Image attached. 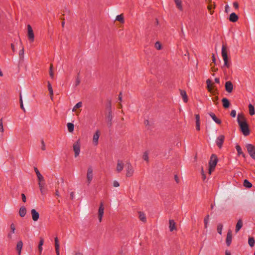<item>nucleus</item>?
Masks as SVG:
<instances>
[{
  "label": "nucleus",
  "mask_w": 255,
  "mask_h": 255,
  "mask_svg": "<svg viewBox=\"0 0 255 255\" xmlns=\"http://www.w3.org/2000/svg\"><path fill=\"white\" fill-rule=\"evenodd\" d=\"M237 121L243 134L245 136L248 135L250 134L249 126L243 114L241 113L238 115Z\"/></svg>",
  "instance_id": "1"
},
{
  "label": "nucleus",
  "mask_w": 255,
  "mask_h": 255,
  "mask_svg": "<svg viewBox=\"0 0 255 255\" xmlns=\"http://www.w3.org/2000/svg\"><path fill=\"white\" fill-rule=\"evenodd\" d=\"M222 56L224 63V66L229 68L231 66V62L228 56V49L226 45H223L222 47Z\"/></svg>",
  "instance_id": "2"
},
{
  "label": "nucleus",
  "mask_w": 255,
  "mask_h": 255,
  "mask_svg": "<svg viewBox=\"0 0 255 255\" xmlns=\"http://www.w3.org/2000/svg\"><path fill=\"white\" fill-rule=\"evenodd\" d=\"M218 162V158L215 154H212L210 157L209 162V170L208 172L209 174H211L213 171H214L215 167Z\"/></svg>",
  "instance_id": "3"
},
{
  "label": "nucleus",
  "mask_w": 255,
  "mask_h": 255,
  "mask_svg": "<svg viewBox=\"0 0 255 255\" xmlns=\"http://www.w3.org/2000/svg\"><path fill=\"white\" fill-rule=\"evenodd\" d=\"M34 171L36 173L38 181V185L40 189V191L42 192V190L43 189L45 186V180L43 176L41 174V173L38 171L37 168H34Z\"/></svg>",
  "instance_id": "4"
},
{
  "label": "nucleus",
  "mask_w": 255,
  "mask_h": 255,
  "mask_svg": "<svg viewBox=\"0 0 255 255\" xmlns=\"http://www.w3.org/2000/svg\"><path fill=\"white\" fill-rule=\"evenodd\" d=\"M94 177V169L92 166H89L86 172V183L88 185H90Z\"/></svg>",
  "instance_id": "5"
},
{
  "label": "nucleus",
  "mask_w": 255,
  "mask_h": 255,
  "mask_svg": "<svg viewBox=\"0 0 255 255\" xmlns=\"http://www.w3.org/2000/svg\"><path fill=\"white\" fill-rule=\"evenodd\" d=\"M73 150L74 152V157H78L80 152L81 143L80 139L77 140L73 144Z\"/></svg>",
  "instance_id": "6"
},
{
  "label": "nucleus",
  "mask_w": 255,
  "mask_h": 255,
  "mask_svg": "<svg viewBox=\"0 0 255 255\" xmlns=\"http://www.w3.org/2000/svg\"><path fill=\"white\" fill-rule=\"evenodd\" d=\"M207 84V89L209 92L213 95L217 93V89L215 87L214 83H213L210 79H208L206 81Z\"/></svg>",
  "instance_id": "7"
},
{
  "label": "nucleus",
  "mask_w": 255,
  "mask_h": 255,
  "mask_svg": "<svg viewBox=\"0 0 255 255\" xmlns=\"http://www.w3.org/2000/svg\"><path fill=\"white\" fill-rule=\"evenodd\" d=\"M27 36L30 43L33 42L34 40V34L32 27L30 25H27Z\"/></svg>",
  "instance_id": "8"
},
{
  "label": "nucleus",
  "mask_w": 255,
  "mask_h": 255,
  "mask_svg": "<svg viewBox=\"0 0 255 255\" xmlns=\"http://www.w3.org/2000/svg\"><path fill=\"white\" fill-rule=\"evenodd\" d=\"M126 175L127 177H130L133 176L134 172V169L130 163H128L126 165Z\"/></svg>",
  "instance_id": "9"
},
{
  "label": "nucleus",
  "mask_w": 255,
  "mask_h": 255,
  "mask_svg": "<svg viewBox=\"0 0 255 255\" xmlns=\"http://www.w3.org/2000/svg\"><path fill=\"white\" fill-rule=\"evenodd\" d=\"M101 134L99 130H97L94 133L92 137V144L94 146H96L99 144V139Z\"/></svg>",
  "instance_id": "10"
},
{
  "label": "nucleus",
  "mask_w": 255,
  "mask_h": 255,
  "mask_svg": "<svg viewBox=\"0 0 255 255\" xmlns=\"http://www.w3.org/2000/svg\"><path fill=\"white\" fill-rule=\"evenodd\" d=\"M104 213V205L103 202H101L98 212V218L99 222H101Z\"/></svg>",
  "instance_id": "11"
},
{
  "label": "nucleus",
  "mask_w": 255,
  "mask_h": 255,
  "mask_svg": "<svg viewBox=\"0 0 255 255\" xmlns=\"http://www.w3.org/2000/svg\"><path fill=\"white\" fill-rule=\"evenodd\" d=\"M246 148L250 156L255 159V147L251 144H248Z\"/></svg>",
  "instance_id": "12"
},
{
  "label": "nucleus",
  "mask_w": 255,
  "mask_h": 255,
  "mask_svg": "<svg viewBox=\"0 0 255 255\" xmlns=\"http://www.w3.org/2000/svg\"><path fill=\"white\" fill-rule=\"evenodd\" d=\"M82 103L81 102H79L78 103H77L76 105L73 107L72 111L73 112H75L76 116H79V115L80 114L81 110L79 109L81 108L82 107Z\"/></svg>",
  "instance_id": "13"
},
{
  "label": "nucleus",
  "mask_w": 255,
  "mask_h": 255,
  "mask_svg": "<svg viewBox=\"0 0 255 255\" xmlns=\"http://www.w3.org/2000/svg\"><path fill=\"white\" fill-rule=\"evenodd\" d=\"M225 139V136L223 135H219L216 139V143L219 148H221Z\"/></svg>",
  "instance_id": "14"
},
{
  "label": "nucleus",
  "mask_w": 255,
  "mask_h": 255,
  "mask_svg": "<svg viewBox=\"0 0 255 255\" xmlns=\"http://www.w3.org/2000/svg\"><path fill=\"white\" fill-rule=\"evenodd\" d=\"M124 163L123 161L119 160L116 166V171L118 173L121 172L124 169Z\"/></svg>",
  "instance_id": "15"
},
{
  "label": "nucleus",
  "mask_w": 255,
  "mask_h": 255,
  "mask_svg": "<svg viewBox=\"0 0 255 255\" xmlns=\"http://www.w3.org/2000/svg\"><path fill=\"white\" fill-rule=\"evenodd\" d=\"M232 241V232L231 230H229L228 232L226 238V244L228 246H230L231 244Z\"/></svg>",
  "instance_id": "16"
},
{
  "label": "nucleus",
  "mask_w": 255,
  "mask_h": 255,
  "mask_svg": "<svg viewBox=\"0 0 255 255\" xmlns=\"http://www.w3.org/2000/svg\"><path fill=\"white\" fill-rule=\"evenodd\" d=\"M225 89L227 92L231 93L233 90V85L232 83L229 81L225 83Z\"/></svg>",
  "instance_id": "17"
},
{
  "label": "nucleus",
  "mask_w": 255,
  "mask_h": 255,
  "mask_svg": "<svg viewBox=\"0 0 255 255\" xmlns=\"http://www.w3.org/2000/svg\"><path fill=\"white\" fill-rule=\"evenodd\" d=\"M31 214L32 220L34 221H37L39 217V213L35 209H32L31 210Z\"/></svg>",
  "instance_id": "18"
},
{
  "label": "nucleus",
  "mask_w": 255,
  "mask_h": 255,
  "mask_svg": "<svg viewBox=\"0 0 255 255\" xmlns=\"http://www.w3.org/2000/svg\"><path fill=\"white\" fill-rule=\"evenodd\" d=\"M10 229V231L7 235V238L10 240L12 239V235L15 233V226L13 223L11 224Z\"/></svg>",
  "instance_id": "19"
},
{
  "label": "nucleus",
  "mask_w": 255,
  "mask_h": 255,
  "mask_svg": "<svg viewBox=\"0 0 255 255\" xmlns=\"http://www.w3.org/2000/svg\"><path fill=\"white\" fill-rule=\"evenodd\" d=\"M176 6L180 11L183 10L182 0H174Z\"/></svg>",
  "instance_id": "20"
},
{
  "label": "nucleus",
  "mask_w": 255,
  "mask_h": 255,
  "mask_svg": "<svg viewBox=\"0 0 255 255\" xmlns=\"http://www.w3.org/2000/svg\"><path fill=\"white\" fill-rule=\"evenodd\" d=\"M23 247V243L21 241H19L17 242L16 250L17 252L18 255H21V252Z\"/></svg>",
  "instance_id": "21"
},
{
  "label": "nucleus",
  "mask_w": 255,
  "mask_h": 255,
  "mask_svg": "<svg viewBox=\"0 0 255 255\" xmlns=\"http://www.w3.org/2000/svg\"><path fill=\"white\" fill-rule=\"evenodd\" d=\"M180 95L182 98L183 101L185 103H187L188 101V98L185 91L183 90H180Z\"/></svg>",
  "instance_id": "22"
},
{
  "label": "nucleus",
  "mask_w": 255,
  "mask_h": 255,
  "mask_svg": "<svg viewBox=\"0 0 255 255\" xmlns=\"http://www.w3.org/2000/svg\"><path fill=\"white\" fill-rule=\"evenodd\" d=\"M176 223L173 220H169V230L171 232L176 230Z\"/></svg>",
  "instance_id": "23"
},
{
  "label": "nucleus",
  "mask_w": 255,
  "mask_h": 255,
  "mask_svg": "<svg viewBox=\"0 0 255 255\" xmlns=\"http://www.w3.org/2000/svg\"><path fill=\"white\" fill-rule=\"evenodd\" d=\"M238 19V16L234 12L232 13L230 15L229 20L232 22H236Z\"/></svg>",
  "instance_id": "24"
},
{
  "label": "nucleus",
  "mask_w": 255,
  "mask_h": 255,
  "mask_svg": "<svg viewBox=\"0 0 255 255\" xmlns=\"http://www.w3.org/2000/svg\"><path fill=\"white\" fill-rule=\"evenodd\" d=\"M43 243H44L43 239L42 238H40V241H39L38 246V250L39 255H41V254L42 253V251L43 250L42 246L43 245Z\"/></svg>",
  "instance_id": "25"
},
{
  "label": "nucleus",
  "mask_w": 255,
  "mask_h": 255,
  "mask_svg": "<svg viewBox=\"0 0 255 255\" xmlns=\"http://www.w3.org/2000/svg\"><path fill=\"white\" fill-rule=\"evenodd\" d=\"M210 116L212 118L213 120L217 124H221V121L219 119L217 118L215 115L213 113H210L209 114Z\"/></svg>",
  "instance_id": "26"
},
{
  "label": "nucleus",
  "mask_w": 255,
  "mask_h": 255,
  "mask_svg": "<svg viewBox=\"0 0 255 255\" xmlns=\"http://www.w3.org/2000/svg\"><path fill=\"white\" fill-rule=\"evenodd\" d=\"M26 213V209L24 206H22L20 208L19 210V215L21 217L25 216Z\"/></svg>",
  "instance_id": "27"
},
{
  "label": "nucleus",
  "mask_w": 255,
  "mask_h": 255,
  "mask_svg": "<svg viewBox=\"0 0 255 255\" xmlns=\"http://www.w3.org/2000/svg\"><path fill=\"white\" fill-rule=\"evenodd\" d=\"M138 217H139V220L145 223L146 222V216H145V214L142 212H138Z\"/></svg>",
  "instance_id": "28"
},
{
  "label": "nucleus",
  "mask_w": 255,
  "mask_h": 255,
  "mask_svg": "<svg viewBox=\"0 0 255 255\" xmlns=\"http://www.w3.org/2000/svg\"><path fill=\"white\" fill-rule=\"evenodd\" d=\"M243 221L242 220H239L238 221V223L236 225V229H235V231L236 233H238L240 230L242 228V227H243Z\"/></svg>",
  "instance_id": "29"
},
{
  "label": "nucleus",
  "mask_w": 255,
  "mask_h": 255,
  "mask_svg": "<svg viewBox=\"0 0 255 255\" xmlns=\"http://www.w3.org/2000/svg\"><path fill=\"white\" fill-rule=\"evenodd\" d=\"M47 88H48V90L49 92L50 98L51 100H52L53 96V92L52 86L49 82H48V83H47Z\"/></svg>",
  "instance_id": "30"
},
{
  "label": "nucleus",
  "mask_w": 255,
  "mask_h": 255,
  "mask_svg": "<svg viewBox=\"0 0 255 255\" xmlns=\"http://www.w3.org/2000/svg\"><path fill=\"white\" fill-rule=\"evenodd\" d=\"M223 105L225 108H228L230 106V102L226 98H223L222 100Z\"/></svg>",
  "instance_id": "31"
},
{
  "label": "nucleus",
  "mask_w": 255,
  "mask_h": 255,
  "mask_svg": "<svg viewBox=\"0 0 255 255\" xmlns=\"http://www.w3.org/2000/svg\"><path fill=\"white\" fill-rule=\"evenodd\" d=\"M67 128L70 132H72L74 130V125L72 123H68L67 125Z\"/></svg>",
  "instance_id": "32"
},
{
  "label": "nucleus",
  "mask_w": 255,
  "mask_h": 255,
  "mask_svg": "<svg viewBox=\"0 0 255 255\" xmlns=\"http://www.w3.org/2000/svg\"><path fill=\"white\" fill-rule=\"evenodd\" d=\"M236 148L239 155H242L243 157H245V154L242 152V148L239 145H236Z\"/></svg>",
  "instance_id": "33"
},
{
  "label": "nucleus",
  "mask_w": 255,
  "mask_h": 255,
  "mask_svg": "<svg viewBox=\"0 0 255 255\" xmlns=\"http://www.w3.org/2000/svg\"><path fill=\"white\" fill-rule=\"evenodd\" d=\"M249 109L250 114L251 116L254 115L255 113L254 107L252 105L250 104L249 106Z\"/></svg>",
  "instance_id": "34"
},
{
  "label": "nucleus",
  "mask_w": 255,
  "mask_h": 255,
  "mask_svg": "<svg viewBox=\"0 0 255 255\" xmlns=\"http://www.w3.org/2000/svg\"><path fill=\"white\" fill-rule=\"evenodd\" d=\"M116 20L123 23L124 22V18L123 15L121 14L120 15H118V16H117Z\"/></svg>",
  "instance_id": "35"
},
{
  "label": "nucleus",
  "mask_w": 255,
  "mask_h": 255,
  "mask_svg": "<svg viewBox=\"0 0 255 255\" xmlns=\"http://www.w3.org/2000/svg\"><path fill=\"white\" fill-rule=\"evenodd\" d=\"M244 186L247 188H251L252 184L248 180L246 179L244 181Z\"/></svg>",
  "instance_id": "36"
},
{
  "label": "nucleus",
  "mask_w": 255,
  "mask_h": 255,
  "mask_svg": "<svg viewBox=\"0 0 255 255\" xmlns=\"http://www.w3.org/2000/svg\"><path fill=\"white\" fill-rule=\"evenodd\" d=\"M54 246L55 249H59L60 245L59 243L58 239L57 237H56L54 239Z\"/></svg>",
  "instance_id": "37"
},
{
  "label": "nucleus",
  "mask_w": 255,
  "mask_h": 255,
  "mask_svg": "<svg viewBox=\"0 0 255 255\" xmlns=\"http://www.w3.org/2000/svg\"><path fill=\"white\" fill-rule=\"evenodd\" d=\"M154 46L157 50H161L162 48V45L159 41H157L155 43Z\"/></svg>",
  "instance_id": "38"
},
{
  "label": "nucleus",
  "mask_w": 255,
  "mask_h": 255,
  "mask_svg": "<svg viewBox=\"0 0 255 255\" xmlns=\"http://www.w3.org/2000/svg\"><path fill=\"white\" fill-rule=\"evenodd\" d=\"M142 158L143 159L148 162V160H149V158H148V152L147 151H145L143 154V155H142Z\"/></svg>",
  "instance_id": "39"
},
{
  "label": "nucleus",
  "mask_w": 255,
  "mask_h": 255,
  "mask_svg": "<svg viewBox=\"0 0 255 255\" xmlns=\"http://www.w3.org/2000/svg\"><path fill=\"white\" fill-rule=\"evenodd\" d=\"M49 74L50 77L51 78H53V77H54V72L53 71V65H52V64H50V66L49 70Z\"/></svg>",
  "instance_id": "40"
},
{
  "label": "nucleus",
  "mask_w": 255,
  "mask_h": 255,
  "mask_svg": "<svg viewBox=\"0 0 255 255\" xmlns=\"http://www.w3.org/2000/svg\"><path fill=\"white\" fill-rule=\"evenodd\" d=\"M222 229H223L222 224H219L217 226V232L220 235L222 234Z\"/></svg>",
  "instance_id": "41"
},
{
  "label": "nucleus",
  "mask_w": 255,
  "mask_h": 255,
  "mask_svg": "<svg viewBox=\"0 0 255 255\" xmlns=\"http://www.w3.org/2000/svg\"><path fill=\"white\" fill-rule=\"evenodd\" d=\"M249 245L253 247L255 244V240L253 238H250L248 241Z\"/></svg>",
  "instance_id": "42"
},
{
  "label": "nucleus",
  "mask_w": 255,
  "mask_h": 255,
  "mask_svg": "<svg viewBox=\"0 0 255 255\" xmlns=\"http://www.w3.org/2000/svg\"><path fill=\"white\" fill-rule=\"evenodd\" d=\"M204 224H205V227L206 228L207 227L208 224L209 222V216H207L206 217L204 220Z\"/></svg>",
  "instance_id": "43"
},
{
  "label": "nucleus",
  "mask_w": 255,
  "mask_h": 255,
  "mask_svg": "<svg viewBox=\"0 0 255 255\" xmlns=\"http://www.w3.org/2000/svg\"><path fill=\"white\" fill-rule=\"evenodd\" d=\"M41 149L43 151L45 150L46 145H45V142L43 140H41Z\"/></svg>",
  "instance_id": "44"
},
{
  "label": "nucleus",
  "mask_w": 255,
  "mask_h": 255,
  "mask_svg": "<svg viewBox=\"0 0 255 255\" xmlns=\"http://www.w3.org/2000/svg\"><path fill=\"white\" fill-rule=\"evenodd\" d=\"M3 131H4V128H3V122H2V120L0 119V132H3Z\"/></svg>",
  "instance_id": "45"
},
{
  "label": "nucleus",
  "mask_w": 255,
  "mask_h": 255,
  "mask_svg": "<svg viewBox=\"0 0 255 255\" xmlns=\"http://www.w3.org/2000/svg\"><path fill=\"white\" fill-rule=\"evenodd\" d=\"M214 8V6L212 4H209L208 6V9L209 10L211 14H212L213 13V11H212V9Z\"/></svg>",
  "instance_id": "46"
},
{
  "label": "nucleus",
  "mask_w": 255,
  "mask_h": 255,
  "mask_svg": "<svg viewBox=\"0 0 255 255\" xmlns=\"http://www.w3.org/2000/svg\"><path fill=\"white\" fill-rule=\"evenodd\" d=\"M113 186L115 187H118L120 186V183L117 181H114L113 183Z\"/></svg>",
  "instance_id": "47"
},
{
  "label": "nucleus",
  "mask_w": 255,
  "mask_h": 255,
  "mask_svg": "<svg viewBox=\"0 0 255 255\" xmlns=\"http://www.w3.org/2000/svg\"><path fill=\"white\" fill-rule=\"evenodd\" d=\"M211 66H212L211 71L212 72H215L217 71L218 68H215L214 65L213 66L212 63H211Z\"/></svg>",
  "instance_id": "48"
},
{
  "label": "nucleus",
  "mask_w": 255,
  "mask_h": 255,
  "mask_svg": "<svg viewBox=\"0 0 255 255\" xmlns=\"http://www.w3.org/2000/svg\"><path fill=\"white\" fill-rule=\"evenodd\" d=\"M20 108L24 111H25V109H24V108L23 107V102H22V98L21 97H20Z\"/></svg>",
  "instance_id": "49"
},
{
  "label": "nucleus",
  "mask_w": 255,
  "mask_h": 255,
  "mask_svg": "<svg viewBox=\"0 0 255 255\" xmlns=\"http://www.w3.org/2000/svg\"><path fill=\"white\" fill-rule=\"evenodd\" d=\"M231 116L232 117H235L236 116V111L235 110H232L231 112Z\"/></svg>",
  "instance_id": "50"
},
{
  "label": "nucleus",
  "mask_w": 255,
  "mask_h": 255,
  "mask_svg": "<svg viewBox=\"0 0 255 255\" xmlns=\"http://www.w3.org/2000/svg\"><path fill=\"white\" fill-rule=\"evenodd\" d=\"M195 119H196V122H200V116L198 114H197L195 115Z\"/></svg>",
  "instance_id": "51"
},
{
  "label": "nucleus",
  "mask_w": 255,
  "mask_h": 255,
  "mask_svg": "<svg viewBox=\"0 0 255 255\" xmlns=\"http://www.w3.org/2000/svg\"><path fill=\"white\" fill-rule=\"evenodd\" d=\"M174 179L177 183H179L180 182L179 178L177 175H175Z\"/></svg>",
  "instance_id": "52"
},
{
  "label": "nucleus",
  "mask_w": 255,
  "mask_h": 255,
  "mask_svg": "<svg viewBox=\"0 0 255 255\" xmlns=\"http://www.w3.org/2000/svg\"><path fill=\"white\" fill-rule=\"evenodd\" d=\"M212 63H214V65H215L216 64V58H215V56L214 54H213L212 56Z\"/></svg>",
  "instance_id": "53"
},
{
  "label": "nucleus",
  "mask_w": 255,
  "mask_h": 255,
  "mask_svg": "<svg viewBox=\"0 0 255 255\" xmlns=\"http://www.w3.org/2000/svg\"><path fill=\"white\" fill-rule=\"evenodd\" d=\"M233 6L236 9H238L239 7V4L237 2H234L233 3Z\"/></svg>",
  "instance_id": "54"
},
{
  "label": "nucleus",
  "mask_w": 255,
  "mask_h": 255,
  "mask_svg": "<svg viewBox=\"0 0 255 255\" xmlns=\"http://www.w3.org/2000/svg\"><path fill=\"white\" fill-rule=\"evenodd\" d=\"M80 82V79H79V78H77L76 79V81H75V85L76 86L78 85L79 84Z\"/></svg>",
  "instance_id": "55"
},
{
  "label": "nucleus",
  "mask_w": 255,
  "mask_h": 255,
  "mask_svg": "<svg viewBox=\"0 0 255 255\" xmlns=\"http://www.w3.org/2000/svg\"><path fill=\"white\" fill-rule=\"evenodd\" d=\"M21 197H22V200L23 202H26V197L24 194H21Z\"/></svg>",
  "instance_id": "56"
},
{
  "label": "nucleus",
  "mask_w": 255,
  "mask_h": 255,
  "mask_svg": "<svg viewBox=\"0 0 255 255\" xmlns=\"http://www.w3.org/2000/svg\"><path fill=\"white\" fill-rule=\"evenodd\" d=\"M23 54H24V51H23V49H22L21 50H20L19 51V54L20 56H23Z\"/></svg>",
  "instance_id": "57"
},
{
  "label": "nucleus",
  "mask_w": 255,
  "mask_h": 255,
  "mask_svg": "<svg viewBox=\"0 0 255 255\" xmlns=\"http://www.w3.org/2000/svg\"><path fill=\"white\" fill-rule=\"evenodd\" d=\"M74 255H83V254L80 252H76Z\"/></svg>",
  "instance_id": "58"
},
{
  "label": "nucleus",
  "mask_w": 255,
  "mask_h": 255,
  "mask_svg": "<svg viewBox=\"0 0 255 255\" xmlns=\"http://www.w3.org/2000/svg\"><path fill=\"white\" fill-rule=\"evenodd\" d=\"M202 175L203 179L204 180L205 179L206 176H205V173H204L203 170H202Z\"/></svg>",
  "instance_id": "59"
},
{
  "label": "nucleus",
  "mask_w": 255,
  "mask_h": 255,
  "mask_svg": "<svg viewBox=\"0 0 255 255\" xmlns=\"http://www.w3.org/2000/svg\"><path fill=\"white\" fill-rule=\"evenodd\" d=\"M215 81L217 83H220V79H219V78H215Z\"/></svg>",
  "instance_id": "60"
},
{
  "label": "nucleus",
  "mask_w": 255,
  "mask_h": 255,
  "mask_svg": "<svg viewBox=\"0 0 255 255\" xmlns=\"http://www.w3.org/2000/svg\"><path fill=\"white\" fill-rule=\"evenodd\" d=\"M11 49L14 52L15 51V48H14V46L13 44H11Z\"/></svg>",
  "instance_id": "61"
},
{
  "label": "nucleus",
  "mask_w": 255,
  "mask_h": 255,
  "mask_svg": "<svg viewBox=\"0 0 255 255\" xmlns=\"http://www.w3.org/2000/svg\"><path fill=\"white\" fill-rule=\"evenodd\" d=\"M56 255H59V249H55Z\"/></svg>",
  "instance_id": "62"
},
{
  "label": "nucleus",
  "mask_w": 255,
  "mask_h": 255,
  "mask_svg": "<svg viewBox=\"0 0 255 255\" xmlns=\"http://www.w3.org/2000/svg\"><path fill=\"white\" fill-rule=\"evenodd\" d=\"M229 8V5H226L225 6V11H226V12H228V10Z\"/></svg>",
  "instance_id": "63"
},
{
  "label": "nucleus",
  "mask_w": 255,
  "mask_h": 255,
  "mask_svg": "<svg viewBox=\"0 0 255 255\" xmlns=\"http://www.w3.org/2000/svg\"><path fill=\"white\" fill-rule=\"evenodd\" d=\"M226 255H231L230 252L226 251L225 252Z\"/></svg>",
  "instance_id": "64"
}]
</instances>
